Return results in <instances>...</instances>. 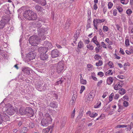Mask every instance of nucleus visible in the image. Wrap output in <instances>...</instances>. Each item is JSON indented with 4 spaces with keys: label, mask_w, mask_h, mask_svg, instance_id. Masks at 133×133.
<instances>
[{
    "label": "nucleus",
    "mask_w": 133,
    "mask_h": 133,
    "mask_svg": "<svg viewBox=\"0 0 133 133\" xmlns=\"http://www.w3.org/2000/svg\"><path fill=\"white\" fill-rule=\"evenodd\" d=\"M52 121V119L51 118L50 115L48 113H45L44 116V117L43 118Z\"/></svg>",
    "instance_id": "19"
},
{
    "label": "nucleus",
    "mask_w": 133,
    "mask_h": 133,
    "mask_svg": "<svg viewBox=\"0 0 133 133\" xmlns=\"http://www.w3.org/2000/svg\"><path fill=\"white\" fill-rule=\"evenodd\" d=\"M114 96V93H112L110 95L109 97V99L110 102L112 101Z\"/></svg>",
    "instance_id": "44"
},
{
    "label": "nucleus",
    "mask_w": 133,
    "mask_h": 133,
    "mask_svg": "<svg viewBox=\"0 0 133 133\" xmlns=\"http://www.w3.org/2000/svg\"><path fill=\"white\" fill-rule=\"evenodd\" d=\"M50 128H49L44 129L43 130V132H44V133H48L50 131Z\"/></svg>",
    "instance_id": "41"
},
{
    "label": "nucleus",
    "mask_w": 133,
    "mask_h": 133,
    "mask_svg": "<svg viewBox=\"0 0 133 133\" xmlns=\"http://www.w3.org/2000/svg\"><path fill=\"white\" fill-rule=\"evenodd\" d=\"M39 57L41 60L44 61L48 59V55L46 54H40Z\"/></svg>",
    "instance_id": "14"
},
{
    "label": "nucleus",
    "mask_w": 133,
    "mask_h": 133,
    "mask_svg": "<svg viewBox=\"0 0 133 133\" xmlns=\"http://www.w3.org/2000/svg\"><path fill=\"white\" fill-rule=\"evenodd\" d=\"M38 48L37 45H32L29 47V51H31V52H35L34 51L37 49L38 50Z\"/></svg>",
    "instance_id": "13"
},
{
    "label": "nucleus",
    "mask_w": 133,
    "mask_h": 133,
    "mask_svg": "<svg viewBox=\"0 0 133 133\" xmlns=\"http://www.w3.org/2000/svg\"><path fill=\"white\" fill-rule=\"evenodd\" d=\"M87 48H88L89 50H92L94 49L93 46L90 44L87 45Z\"/></svg>",
    "instance_id": "43"
},
{
    "label": "nucleus",
    "mask_w": 133,
    "mask_h": 133,
    "mask_svg": "<svg viewBox=\"0 0 133 133\" xmlns=\"http://www.w3.org/2000/svg\"><path fill=\"white\" fill-rule=\"evenodd\" d=\"M108 64L109 65V66H110V68H113L114 66L112 65H113V64L112 62L109 61L108 63Z\"/></svg>",
    "instance_id": "51"
},
{
    "label": "nucleus",
    "mask_w": 133,
    "mask_h": 133,
    "mask_svg": "<svg viewBox=\"0 0 133 133\" xmlns=\"http://www.w3.org/2000/svg\"><path fill=\"white\" fill-rule=\"evenodd\" d=\"M62 78H61L57 82V84H61L63 82V80L62 79Z\"/></svg>",
    "instance_id": "61"
},
{
    "label": "nucleus",
    "mask_w": 133,
    "mask_h": 133,
    "mask_svg": "<svg viewBox=\"0 0 133 133\" xmlns=\"http://www.w3.org/2000/svg\"><path fill=\"white\" fill-rule=\"evenodd\" d=\"M53 95V96L55 97V99H58V96L55 92H53L52 93Z\"/></svg>",
    "instance_id": "42"
},
{
    "label": "nucleus",
    "mask_w": 133,
    "mask_h": 133,
    "mask_svg": "<svg viewBox=\"0 0 133 133\" xmlns=\"http://www.w3.org/2000/svg\"><path fill=\"white\" fill-rule=\"evenodd\" d=\"M101 103L100 102H98L96 105H94V108H99L101 106Z\"/></svg>",
    "instance_id": "39"
},
{
    "label": "nucleus",
    "mask_w": 133,
    "mask_h": 133,
    "mask_svg": "<svg viewBox=\"0 0 133 133\" xmlns=\"http://www.w3.org/2000/svg\"><path fill=\"white\" fill-rule=\"evenodd\" d=\"M22 73H24L25 75H29L30 74V69L28 67L22 68Z\"/></svg>",
    "instance_id": "12"
},
{
    "label": "nucleus",
    "mask_w": 133,
    "mask_h": 133,
    "mask_svg": "<svg viewBox=\"0 0 133 133\" xmlns=\"http://www.w3.org/2000/svg\"><path fill=\"white\" fill-rule=\"evenodd\" d=\"M85 89V87L83 86H82L81 87V89L80 91V94L82 93L83 90Z\"/></svg>",
    "instance_id": "52"
},
{
    "label": "nucleus",
    "mask_w": 133,
    "mask_h": 133,
    "mask_svg": "<svg viewBox=\"0 0 133 133\" xmlns=\"http://www.w3.org/2000/svg\"><path fill=\"white\" fill-rule=\"evenodd\" d=\"M26 114L28 117H31L34 116V113L32 109L30 107H28L26 108Z\"/></svg>",
    "instance_id": "7"
},
{
    "label": "nucleus",
    "mask_w": 133,
    "mask_h": 133,
    "mask_svg": "<svg viewBox=\"0 0 133 133\" xmlns=\"http://www.w3.org/2000/svg\"><path fill=\"white\" fill-rule=\"evenodd\" d=\"M91 21L90 20V18H89L88 21V24L87 25V29L88 30L89 28H91L90 24Z\"/></svg>",
    "instance_id": "29"
},
{
    "label": "nucleus",
    "mask_w": 133,
    "mask_h": 133,
    "mask_svg": "<svg viewBox=\"0 0 133 133\" xmlns=\"http://www.w3.org/2000/svg\"><path fill=\"white\" fill-rule=\"evenodd\" d=\"M29 40L31 44H37L39 42L40 39L37 35H33L29 37Z\"/></svg>",
    "instance_id": "3"
},
{
    "label": "nucleus",
    "mask_w": 133,
    "mask_h": 133,
    "mask_svg": "<svg viewBox=\"0 0 133 133\" xmlns=\"http://www.w3.org/2000/svg\"><path fill=\"white\" fill-rule=\"evenodd\" d=\"M108 29L109 28L107 26H103V29L104 31L107 32L108 30Z\"/></svg>",
    "instance_id": "55"
},
{
    "label": "nucleus",
    "mask_w": 133,
    "mask_h": 133,
    "mask_svg": "<svg viewBox=\"0 0 133 133\" xmlns=\"http://www.w3.org/2000/svg\"><path fill=\"white\" fill-rule=\"evenodd\" d=\"M97 75L100 77H102L104 75V74L102 72H99L98 73Z\"/></svg>",
    "instance_id": "56"
},
{
    "label": "nucleus",
    "mask_w": 133,
    "mask_h": 133,
    "mask_svg": "<svg viewBox=\"0 0 133 133\" xmlns=\"http://www.w3.org/2000/svg\"><path fill=\"white\" fill-rule=\"evenodd\" d=\"M51 55L52 58H55L59 56L60 53L57 49H54L52 51Z\"/></svg>",
    "instance_id": "10"
},
{
    "label": "nucleus",
    "mask_w": 133,
    "mask_h": 133,
    "mask_svg": "<svg viewBox=\"0 0 133 133\" xmlns=\"http://www.w3.org/2000/svg\"><path fill=\"white\" fill-rule=\"evenodd\" d=\"M127 14L128 15H130L132 13V11L131 9H128L126 11Z\"/></svg>",
    "instance_id": "47"
},
{
    "label": "nucleus",
    "mask_w": 133,
    "mask_h": 133,
    "mask_svg": "<svg viewBox=\"0 0 133 133\" xmlns=\"http://www.w3.org/2000/svg\"><path fill=\"white\" fill-rule=\"evenodd\" d=\"M23 14L24 17L28 20H34L37 18L36 13L30 9L26 10Z\"/></svg>",
    "instance_id": "1"
},
{
    "label": "nucleus",
    "mask_w": 133,
    "mask_h": 133,
    "mask_svg": "<svg viewBox=\"0 0 133 133\" xmlns=\"http://www.w3.org/2000/svg\"><path fill=\"white\" fill-rule=\"evenodd\" d=\"M38 21L39 22H41L43 23H44L45 22V19L43 17H40L39 18H38Z\"/></svg>",
    "instance_id": "38"
},
{
    "label": "nucleus",
    "mask_w": 133,
    "mask_h": 133,
    "mask_svg": "<svg viewBox=\"0 0 133 133\" xmlns=\"http://www.w3.org/2000/svg\"><path fill=\"white\" fill-rule=\"evenodd\" d=\"M80 82L81 83L83 84H85L87 83L86 81L83 79V78L81 79V77H80Z\"/></svg>",
    "instance_id": "37"
},
{
    "label": "nucleus",
    "mask_w": 133,
    "mask_h": 133,
    "mask_svg": "<svg viewBox=\"0 0 133 133\" xmlns=\"http://www.w3.org/2000/svg\"><path fill=\"white\" fill-rule=\"evenodd\" d=\"M35 25L38 28H40L42 26V25L41 23L38 21H36L34 23Z\"/></svg>",
    "instance_id": "27"
},
{
    "label": "nucleus",
    "mask_w": 133,
    "mask_h": 133,
    "mask_svg": "<svg viewBox=\"0 0 133 133\" xmlns=\"http://www.w3.org/2000/svg\"><path fill=\"white\" fill-rule=\"evenodd\" d=\"M73 95L72 97V99L73 102H74L76 100L77 97L76 93L75 91H73Z\"/></svg>",
    "instance_id": "26"
},
{
    "label": "nucleus",
    "mask_w": 133,
    "mask_h": 133,
    "mask_svg": "<svg viewBox=\"0 0 133 133\" xmlns=\"http://www.w3.org/2000/svg\"><path fill=\"white\" fill-rule=\"evenodd\" d=\"M116 8L119 12H121L123 11V9L121 7L119 6H117Z\"/></svg>",
    "instance_id": "50"
},
{
    "label": "nucleus",
    "mask_w": 133,
    "mask_h": 133,
    "mask_svg": "<svg viewBox=\"0 0 133 133\" xmlns=\"http://www.w3.org/2000/svg\"><path fill=\"white\" fill-rule=\"evenodd\" d=\"M88 97L87 99V100L91 101H92L93 98L95 96L94 94L91 92L89 93V94H88Z\"/></svg>",
    "instance_id": "16"
},
{
    "label": "nucleus",
    "mask_w": 133,
    "mask_h": 133,
    "mask_svg": "<svg viewBox=\"0 0 133 133\" xmlns=\"http://www.w3.org/2000/svg\"><path fill=\"white\" fill-rule=\"evenodd\" d=\"M34 7L37 11H42L43 8L38 5H36Z\"/></svg>",
    "instance_id": "18"
},
{
    "label": "nucleus",
    "mask_w": 133,
    "mask_h": 133,
    "mask_svg": "<svg viewBox=\"0 0 133 133\" xmlns=\"http://www.w3.org/2000/svg\"><path fill=\"white\" fill-rule=\"evenodd\" d=\"M103 62L101 60H99L98 62L96 64V65L97 66H101L103 64Z\"/></svg>",
    "instance_id": "34"
},
{
    "label": "nucleus",
    "mask_w": 133,
    "mask_h": 133,
    "mask_svg": "<svg viewBox=\"0 0 133 133\" xmlns=\"http://www.w3.org/2000/svg\"><path fill=\"white\" fill-rule=\"evenodd\" d=\"M63 61H61L58 63L57 65L56 72L58 74L61 73L63 70L64 68Z\"/></svg>",
    "instance_id": "4"
},
{
    "label": "nucleus",
    "mask_w": 133,
    "mask_h": 133,
    "mask_svg": "<svg viewBox=\"0 0 133 133\" xmlns=\"http://www.w3.org/2000/svg\"><path fill=\"white\" fill-rule=\"evenodd\" d=\"M116 26V28H117V30H119L121 31L122 30V29L121 27L119 25L117 24L115 25Z\"/></svg>",
    "instance_id": "45"
},
{
    "label": "nucleus",
    "mask_w": 133,
    "mask_h": 133,
    "mask_svg": "<svg viewBox=\"0 0 133 133\" xmlns=\"http://www.w3.org/2000/svg\"><path fill=\"white\" fill-rule=\"evenodd\" d=\"M83 44V42L81 41L79 42L78 44L77 47L78 49L79 48L81 49L82 47Z\"/></svg>",
    "instance_id": "33"
},
{
    "label": "nucleus",
    "mask_w": 133,
    "mask_h": 133,
    "mask_svg": "<svg viewBox=\"0 0 133 133\" xmlns=\"http://www.w3.org/2000/svg\"><path fill=\"white\" fill-rule=\"evenodd\" d=\"M113 3L111 2H109L108 4V8L109 9H111L113 6Z\"/></svg>",
    "instance_id": "48"
},
{
    "label": "nucleus",
    "mask_w": 133,
    "mask_h": 133,
    "mask_svg": "<svg viewBox=\"0 0 133 133\" xmlns=\"http://www.w3.org/2000/svg\"><path fill=\"white\" fill-rule=\"evenodd\" d=\"M26 124L28 126V127H29V128L32 129L33 128L35 127L34 123L32 122L28 123V122H26Z\"/></svg>",
    "instance_id": "17"
},
{
    "label": "nucleus",
    "mask_w": 133,
    "mask_h": 133,
    "mask_svg": "<svg viewBox=\"0 0 133 133\" xmlns=\"http://www.w3.org/2000/svg\"><path fill=\"white\" fill-rule=\"evenodd\" d=\"M119 97V95L118 94H116L114 97V98L115 99H117Z\"/></svg>",
    "instance_id": "60"
},
{
    "label": "nucleus",
    "mask_w": 133,
    "mask_h": 133,
    "mask_svg": "<svg viewBox=\"0 0 133 133\" xmlns=\"http://www.w3.org/2000/svg\"><path fill=\"white\" fill-rule=\"evenodd\" d=\"M35 2L41 4L42 6H44L46 4V0H37Z\"/></svg>",
    "instance_id": "15"
},
{
    "label": "nucleus",
    "mask_w": 133,
    "mask_h": 133,
    "mask_svg": "<svg viewBox=\"0 0 133 133\" xmlns=\"http://www.w3.org/2000/svg\"><path fill=\"white\" fill-rule=\"evenodd\" d=\"M123 105L125 107H127L128 106V102L126 101H124L123 103Z\"/></svg>",
    "instance_id": "58"
},
{
    "label": "nucleus",
    "mask_w": 133,
    "mask_h": 133,
    "mask_svg": "<svg viewBox=\"0 0 133 133\" xmlns=\"http://www.w3.org/2000/svg\"><path fill=\"white\" fill-rule=\"evenodd\" d=\"M91 14V10H89L88 11V17H90V15Z\"/></svg>",
    "instance_id": "63"
},
{
    "label": "nucleus",
    "mask_w": 133,
    "mask_h": 133,
    "mask_svg": "<svg viewBox=\"0 0 133 133\" xmlns=\"http://www.w3.org/2000/svg\"><path fill=\"white\" fill-rule=\"evenodd\" d=\"M108 93L107 92H105L103 93V95L102 96V97L103 98H104L107 96Z\"/></svg>",
    "instance_id": "62"
},
{
    "label": "nucleus",
    "mask_w": 133,
    "mask_h": 133,
    "mask_svg": "<svg viewBox=\"0 0 133 133\" xmlns=\"http://www.w3.org/2000/svg\"><path fill=\"white\" fill-rule=\"evenodd\" d=\"M101 44L103 45V48H107L106 45L104 42H101Z\"/></svg>",
    "instance_id": "64"
},
{
    "label": "nucleus",
    "mask_w": 133,
    "mask_h": 133,
    "mask_svg": "<svg viewBox=\"0 0 133 133\" xmlns=\"http://www.w3.org/2000/svg\"><path fill=\"white\" fill-rule=\"evenodd\" d=\"M28 127H23L22 128L20 131L21 132L26 133L28 131Z\"/></svg>",
    "instance_id": "28"
},
{
    "label": "nucleus",
    "mask_w": 133,
    "mask_h": 133,
    "mask_svg": "<svg viewBox=\"0 0 133 133\" xmlns=\"http://www.w3.org/2000/svg\"><path fill=\"white\" fill-rule=\"evenodd\" d=\"M87 114H89V116L91 117H94L97 115V114L95 112L91 113L90 111H88Z\"/></svg>",
    "instance_id": "20"
},
{
    "label": "nucleus",
    "mask_w": 133,
    "mask_h": 133,
    "mask_svg": "<svg viewBox=\"0 0 133 133\" xmlns=\"http://www.w3.org/2000/svg\"><path fill=\"white\" fill-rule=\"evenodd\" d=\"M125 44L127 46H128L130 45L129 40L128 39H126L125 41Z\"/></svg>",
    "instance_id": "46"
},
{
    "label": "nucleus",
    "mask_w": 133,
    "mask_h": 133,
    "mask_svg": "<svg viewBox=\"0 0 133 133\" xmlns=\"http://www.w3.org/2000/svg\"><path fill=\"white\" fill-rule=\"evenodd\" d=\"M105 41L107 42L109 45H112L113 44V42L110 40H109V38H107L105 40Z\"/></svg>",
    "instance_id": "35"
},
{
    "label": "nucleus",
    "mask_w": 133,
    "mask_h": 133,
    "mask_svg": "<svg viewBox=\"0 0 133 133\" xmlns=\"http://www.w3.org/2000/svg\"><path fill=\"white\" fill-rule=\"evenodd\" d=\"M52 122V121L43 118L41 121V124L42 126L46 127L48 126L49 124L51 123Z\"/></svg>",
    "instance_id": "9"
},
{
    "label": "nucleus",
    "mask_w": 133,
    "mask_h": 133,
    "mask_svg": "<svg viewBox=\"0 0 133 133\" xmlns=\"http://www.w3.org/2000/svg\"><path fill=\"white\" fill-rule=\"evenodd\" d=\"M83 112L82 111H80L79 112V116H78L77 118L79 119H80L81 118V117L83 116Z\"/></svg>",
    "instance_id": "49"
},
{
    "label": "nucleus",
    "mask_w": 133,
    "mask_h": 133,
    "mask_svg": "<svg viewBox=\"0 0 133 133\" xmlns=\"http://www.w3.org/2000/svg\"><path fill=\"white\" fill-rule=\"evenodd\" d=\"M133 125V123L132 122H131L130 123V125H128V127L130 129H131Z\"/></svg>",
    "instance_id": "57"
},
{
    "label": "nucleus",
    "mask_w": 133,
    "mask_h": 133,
    "mask_svg": "<svg viewBox=\"0 0 133 133\" xmlns=\"http://www.w3.org/2000/svg\"><path fill=\"white\" fill-rule=\"evenodd\" d=\"M122 87V85H120L119 83H118L117 84H116L115 85L114 89L116 90H117L120 89Z\"/></svg>",
    "instance_id": "25"
},
{
    "label": "nucleus",
    "mask_w": 133,
    "mask_h": 133,
    "mask_svg": "<svg viewBox=\"0 0 133 133\" xmlns=\"http://www.w3.org/2000/svg\"><path fill=\"white\" fill-rule=\"evenodd\" d=\"M38 34L39 36L41 37L43 36L44 34L46 33L47 31L46 29L42 27L41 28H38L37 29Z\"/></svg>",
    "instance_id": "8"
},
{
    "label": "nucleus",
    "mask_w": 133,
    "mask_h": 133,
    "mask_svg": "<svg viewBox=\"0 0 133 133\" xmlns=\"http://www.w3.org/2000/svg\"><path fill=\"white\" fill-rule=\"evenodd\" d=\"M70 25V24L69 22V21H67L66 23V26H65V28L66 29H68Z\"/></svg>",
    "instance_id": "40"
},
{
    "label": "nucleus",
    "mask_w": 133,
    "mask_h": 133,
    "mask_svg": "<svg viewBox=\"0 0 133 133\" xmlns=\"http://www.w3.org/2000/svg\"><path fill=\"white\" fill-rule=\"evenodd\" d=\"M102 83V80L98 82L97 85V87H100L101 84Z\"/></svg>",
    "instance_id": "59"
},
{
    "label": "nucleus",
    "mask_w": 133,
    "mask_h": 133,
    "mask_svg": "<svg viewBox=\"0 0 133 133\" xmlns=\"http://www.w3.org/2000/svg\"><path fill=\"white\" fill-rule=\"evenodd\" d=\"M5 22H4L2 19L0 20V29H3L5 26Z\"/></svg>",
    "instance_id": "21"
},
{
    "label": "nucleus",
    "mask_w": 133,
    "mask_h": 133,
    "mask_svg": "<svg viewBox=\"0 0 133 133\" xmlns=\"http://www.w3.org/2000/svg\"><path fill=\"white\" fill-rule=\"evenodd\" d=\"M9 117L6 114L2 113L0 115V124H1L3 121L6 122L8 120Z\"/></svg>",
    "instance_id": "6"
},
{
    "label": "nucleus",
    "mask_w": 133,
    "mask_h": 133,
    "mask_svg": "<svg viewBox=\"0 0 133 133\" xmlns=\"http://www.w3.org/2000/svg\"><path fill=\"white\" fill-rule=\"evenodd\" d=\"M35 85L37 88H39L42 86V84L40 82H38Z\"/></svg>",
    "instance_id": "30"
},
{
    "label": "nucleus",
    "mask_w": 133,
    "mask_h": 133,
    "mask_svg": "<svg viewBox=\"0 0 133 133\" xmlns=\"http://www.w3.org/2000/svg\"><path fill=\"white\" fill-rule=\"evenodd\" d=\"M97 37L96 36H95L92 39V41L94 43H95V42H97Z\"/></svg>",
    "instance_id": "53"
},
{
    "label": "nucleus",
    "mask_w": 133,
    "mask_h": 133,
    "mask_svg": "<svg viewBox=\"0 0 133 133\" xmlns=\"http://www.w3.org/2000/svg\"><path fill=\"white\" fill-rule=\"evenodd\" d=\"M113 80V79L112 77H109L107 79V83L109 85H110L112 82Z\"/></svg>",
    "instance_id": "22"
},
{
    "label": "nucleus",
    "mask_w": 133,
    "mask_h": 133,
    "mask_svg": "<svg viewBox=\"0 0 133 133\" xmlns=\"http://www.w3.org/2000/svg\"><path fill=\"white\" fill-rule=\"evenodd\" d=\"M126 92L125 90L122 88H121V90L119 91V93L120 94L123 95L125 94Z\"/></svg>",
    "instance_id": "32"
},
{
    "label": "nucleus",
    "mask_w": 133,
    "mask_h": 133,
    "mask_svg": "<svg viewBox=\"0 0 133 133\" xmlns=\"http://www.w3.org/2000/svg\"><path fill=\"white\" fill-rule=\"evenodd\" d=\"M98 22V19H94L93 21L94 25L98 26V24L99 23V22Z\"/></svg>",
    "instance_id": "31"
},
{
    "label": "nucleus",
    "mask_w": 133,
    "mask_h": 133,
    "mask_svg": "<svg viewBox=\"0 0 133 133\" xmlns=\"http://www.w3.org/2000/svg\"><path fill=\"white\" fill-rule=\"evenodd\" d=\"M45 46L41 47L38 49V51L40 54H46L48 50L50 49L52 47V44L50 42L46 41L45 42Z\"/></svg>",
    "instance_id": "2"
},
{
    "label": "nucleus",
    "mask_w": 133,
    "mask_h": 133,
    "mask_svg": "<svg viewBox=\"0 0 133 133\" xmlns=\"http://www.w3.org/2000/svg\"><path fill=\"white\" fill-rule=\"evenodd\" d=\"M98 22H99V23H101L105 21V19H98Z\"/></svg>",
    "instance_id": "54"
},
{
    "label": "nucleus",
    "mask_w": 133,
    "mask_h": 133,
    "mask_svg": "<svg viewBox=\"0 0 133 133\" xmlns=\"http://www.w3.org/2000/svg\"><path fill=\"white\" fill-rule=\"evenodd\" d=\"M58 104L56 102H52L50 104V106L53 108H56L57 107Z\"/></svg>",
    "instance_id": "24"
},
{
    "label": "nucleus",
    "mask_w": 133,
    "mask_h": 133,
    "mask_svg": "<svg viewBox=\"0 0 133 133\" xmlns=\"http://www.w3.org/2000/svg\"><path fill=\"white\" fill-rule=\"evenodd\" d=\"M36 54L35 52H30L26 56V59L28 61L34 59L36 56Z\"/></svg>",
    "instance_id": "5"
},
{
    "label": "nucleus",
    "mask_w": 133,
    "mask_h": 133,
    "mask_svg": "<svg viewBox=\"0 0 133 133\" xmlns=\"http://www.w3.org/2000/svg\"><path fill=\"white\" fill-rule=\"evenodd\" d=\"M94 58L96 60H98L99 59H101L102 58L99 55L96 54L95 55Z\"/></svg>",
    "instance_id": "36"
},
{
    "label": "nucleus",
    "mask_w": 133,
    "mask_h": 133,
    "mask_svg": "<svg viewBox=\"0 0 133 133\" xmlns=\"http://www.w3.org/2000/svg\"><path fill=\"white\" fill-rule=\"evenodd\" d=\"M25 110L26 108L25 109H24L23 108H21L19 110V111L20 112V114L22 115H25Z\"/></svg>",
    "instance_id": "23"
},
{
    "label": "nucleus",
    "mask_w": 133,
    "mask_h": 133,
    "mask_svg": "<svg viewBox=\"0 0 133 133\" xmlns=\"http://www.w3.org/2000/svg\"><path fill=\"white\" fill-rule=\"evenodd\" d=\"M8 114L9 115H12L15 112V110L13 107L11 106L8 108L6 111Z\"/></svg>",
    "instance_id": "11"
}]
</instances>
